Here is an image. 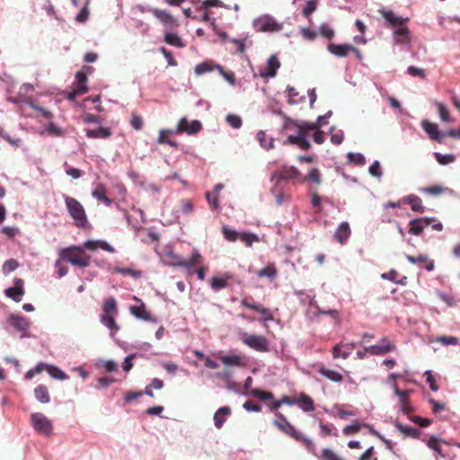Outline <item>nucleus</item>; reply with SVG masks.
I'll return each mask as SVG.
<instances>
[{
	"mask_svg": "<svg viewBox=\"0 0 460 460\" xmlns=\"http://www.w3.org/2000/svg\"><path fill=\"white\" fill-rule=\"evenodd\" d=\"M380 13L386 22L394 28L393 40L394 44L402 47L409 46L411 41V35L406 24L409 18L399 16L391 10H381Z\"/></svg>",
	"mask_w": 460,
	"mask_h": 460,
	"instance_id": "obj_1",
	"label": "nucleus"
},
{
	"mask_svg": "<svg viewBox=\"0 0 460 460\" xmlns=\"http://www.w3.org/2000/svg\"><path fill=\"white\" fill-rule=\"evenodd\" d=\"M59 259L71 263L74 266L86 268L90 265V256L86 255L84 248L70 246L60 250Z\"/></svg>",
	"mask_w": 460,
	"mask_h": 460,
	"instance_id": "obj_2",
	"label": "nucleus"
},
{
	"mask_svg": "<svg viewBox=\"0 0 460 460\" xmlns=\"http://www.w3.org/2000/svg\"><path fill=\"white\" fill-rule=\"evenodd\" d=\"M65 204L69 216L73 218L77 227H84L88 221L82 204L75 198L65 196Z\"/></svg>",
	"mask_w": 460,
	"mask_h": 460,
	"instance_id": "obj_3",
	"label": "nucleus"
},
{
	"mask_svg": "<svg viewBox=\"0 0 460 460\" xmlns=\"http://www.w3.org/2000/svg\"><path fill=\"white\" fill-rule=\"evenodd\" d=\"M252 27L259 32H275L281 31L283 24L279 23L270 14H262L252 21Z\"/></svg>",
	"mask_w": 460,
	"mask_h": 460,
	"instance_id": "obj_4",
	"label": "nucleus"
},
{
	"mask_svg": "<svg viewBox=\"0 0 460 460\" xmlns=\"http://www.w3.org/2000/svg\"><path fill=\"white\" fill-rule=\"evenodd\" d=\"M8 324L20 333L21 339L31 338L32 334L30 332L31 322L19 314H11L7 319Z\"/></svg>",
	"mask_w": 460,
	"mask_h": 460,
	"instance_id": "obj_5",
	"label": "nucleus"
},
{
	"mask_svg": "<svg viewBox=\"0 0 460 460\" xmlns=\"http://www.w3.org/2000/svg\"><path fill=\"white\" fill-rule=\"evenodd\" d=\"M243 344L258 352H268L270 350V342L262 335L243 333L241 337Z\"/></svg>",
	"mask_w": 460,
	"mask_h": 460,
	"instance_id": "obj_6",
	"label": "nucleus"
},
{
	"mask_svg": "<svg viewBox=\"0 0 460 460\" xmlns=\"http://www.w3.org/2000/svg\"><path fill=\"white\" fill-rule=\"evenodd\" d=\"M31 421L34 430L43 436L50 437L53 432L52 421L43 413L33 412L31 414Z\"/></svg>",
	"mask_w": 460,
	"mask_h": 460,
	"instance_id": "obj_7",
	"label": "nucleus"
},
{
	"mask_svg": "<svg viewBox=\"0 0 460 460\" xmlns=\"http://www.w3.org/2000/svg\"><path fill=\"white\" fill-rule=\"evenodd\" d=\"M305 129H310L307 122H302L297 126V133L296 135H290L284 141V144L296 145L302 150H308L311 146L310 142L307 138Z\"/></svg>",
	"mask_w": 460,
	"mask_h": 460,
	"instance_id": "obj_8",
	"label": "nucleus"
},
{
	"mask_svg": "<svg viewBox=\"0 0 460 460\" xmlns=\"http://www.w3.org/2000/svg\"><path fill=\"white\" fill-rule=\"evenodd\" d=\"M392 388L394 394L398 397L400 411L405 415H408L413 411L414 409L410 401V395L412 394L413 390H400L397 386V384H392Z\"/></svg>",
	"mask_w": 460,
	"mask_h": 460,
	"instance_id": "obj_9",
	"label": "nucleus"
},
{
	"mask_svg": "<svg viewBox=\"0 0 460 460\" xmlns=\"http://www.w3.org/2000/svg\"><path fill=\"white\" fill-rule=\"evenodd\" d=\"M275 415L278 419L273 421V424L282 432L286 433L296 440H300V438H303V434L300 431H297L283 414L277 411Z\"/></svg>",
	"mask_w": 460,
	"mask_h": 460,
	"instance_id": "obj_10",
	"label": "nucleus"
},
{
	"mask_svg": "<svg viewBox=\"0 0 460 460\" xmlns=\"http://www.w3.org/2000/svg\"><path fill=\"white\" fill-rule=\"evenodd\" d=\"M202 128V124L198 119L189 121L185 117L181 118L175 128L176 134L186 133L194 135L199 133Z\"/></svg>",
	"mask_w": 460,
	"mask_h": 460,
	"instance_id": "obj_11",
	"label": "nucleus"
},
{
	"mask_svg": "<svg viewBox=\"0 0 460 460\" xmlns=\"http://www.w3.org/2000/svg\"><path fill=\"white\" fill-rule=\"evenodd\" d=\"M299 176L300 172L295 166L284 165L280 170L272 172L270 181L278 185L281 180H293L297 179Z\"/></svg>",
	"mask_w": 460,
	"mask_h": 460,
	"instance_id": "obj_12",
	"label": "nucleus"
},
{
	"mask_svg": "<svg viewBox=\"0 0 460 460\" xmlns=\"http://www.w3.org/2000/svg\"><path fill=\"white\" fill-rule=\"evenodd\" d=\"M279 66L280 62L279 61L277 56L271 55L267 61L266 67L259 69L258 76L261 78L274 77Z\"/></svg>",
	"mask_w": 460,
	"mask_h": 460,
	"instance_id": "obj_13",
	"label": "nucleus"
},
{
	"mask_svg": "<svg viewBox=\"0 0 460 460\" xmlns=\"http://www.w3.org/2000/svg\"><path fill=\"white\" fill-rule=\"evenodd\" d=\"M433 221V217L414 218L410 221L409 233L414 235H420Z\"/></svg>",
	"mask_w": 460,
	"mask_h": 460,
	"instance_id": "obj_14",
	"label": "nucleus"
},
{
	"mask_svg": "<svg viewBox=\"0 0 460 460\" xmlns=\"http://www.w3.org/2000/svg\"><path fill=\"white\" fill-rule=\"evenodd\" d=\"M14 286L4 290L6 296L12 298L15 302H20L24 295L23 280L22 279H14Z\"/></svg>",
	"mask_w": 460,
	"mask_h": 460,
	"instance_id": "obj_15",
	"label": "nucleus"
},
{
	"mask_svg": "<svg viewBox=\"0 0 460 460\" xmlns=\"http://www.w3.org/2000/svg\"><path fill=\"white\" fill-rule=\"evenodd\" d=\"M162 262L169 267L181 268L188 267L185 261L172 251L165 252L162 256Z\"/></svg>",
	"mask_w": 460,
	"mask_h": 460,
	"instance_id": "obj_16",
	"label": "nucleus"
},
{
	"mask_svg": "<svg viewBox=\"0 0 460 460\" xmlns=\"http://www.w3.org/2000/svg\"><path fill=\"white\" fill-rule=\"evenodd\" d=\"M395 349L394 344L390 342L387 339H382L377 344L367 347L368 353L371 355H384Z\"/></svg>",
	"mask_w": 460,
	"mask_h": 460,
	"instance_id": "obj_17",
	"label": "nucleus"
},
{
	"mask_svg": "<svg viewBox=\"0 0 460 460\" xmlns=\"http://www.w3.org/2000/svg\"><path fill=\"white\" fill-rule=\"evenodd\" d=\"M151 12L153 13L154 16L167 28H172L177 23L176 19L165 10L153 8Z\"/></svg>",
	"mask_w": 460,
	"mask_h": 460,
	"instance_id": "obj_18",
	"label": "nucleus"
},
{
	"mask_svg": "<svg viewBox=\"0 0 460 460\" xmlns=\"http://www.w3.org/2000/svg\"><path fill=\"white\" fill-rule=\"evenodd\" d=\"M328 51L340 58L346 57L349 52H358V49L349 44H329Z\"/></svg>",
	"mask_w": 460,
	"mask_h": 460,
	"instance_id": "obj_19",
	"label": "nucleus"
},
{
	"mask_svg": "<svg viewBox=\"0 0 460 460\" xmlns=\"http://www.w3.org/2000/svg\"><path fill=\"white\" fill-rule=\"evenodd\" d=\"M421 127L432 140L441 142V137L447 136V133L438 130L437 124L431 123L427 119L422 120Z\"/></svg>",
	"mask_w": 460,
	"mask_h": 460,
	"instance_id": "obj_20",
	"label": "nucleus"
},
{
	"mask_svg": "<svg viewBox=\"0 0 460 460\" xmlns=\"http://www.w3.org/2000/svg\"><path fill=\"white\" fill-rule=\"evenodd\" d=\"M130 313L132 314L133 316H135L137 319L152 323L157 322V319L152 317L150 314L146 311L144 304H141L140 305L130 306Z\"/></svg>",
	"mask_w": 460,
	"mask_h": 460,
	"instance_id": "obj_21",
	"label": "nucleus"
},
{
	"mask_svg": "<svg viewBox=\"0 0 460 460\" xmlns=\"http://www.w3.org/2000/svg\"><path fill=\"white\" fill-rule=\"evenodd\" d=\"M86 250L95 251L98 248H101L109 252H114V248L108 243L106 241L102 240H87L84 243V246L82 247Z\"/></svg>",
	"mask_w": 460,
	"mask_h": 460,
	"instance_id": "obj_22",
	"label": "nucleus"
},
{
	"mask_svg": "<svg viewBox=\"0 0 460 460\" xmlns=\"http://www.w3.org/2000/svg\"><path fill=\"white\" fill-rule=\"evenodd\" d=\"M351 230L347 221L341 222L334 232V238L341 243H344L349 237Z\"/></svg>",
	"mask_w": 460,
	"mask_h": 460,
	"instance_id": "obj_23",
	"label": "nucleus"
},
{
	"mask_svg": "<svg viewBox=\"0 0 460 460\" xmlns=\"http://www.w3.org/2000/svg\"><path fill=\"white\" fill-rule=\"evenodd\" d=\"M76 82L74 84L73 96L81 95L87 91V77L83 72H77L75 75Z\"/></svg>",
	"mask_w": 460,
	"mask_h": 460,
	"instance_id": "obj_24",
	"label": "nucleus"
},
{
	"mask_svg": "<svg viewBox=\"0 0 460 460\" xmlns=\"http://www.w3.org/2000/svg\"><path fill=\"white\" fill-rule=\"evenodd\" d=\"M231 414V409L229 406H223L220 407L215 413H214V425L216 428L220 429L224 425L226 421V418Z\"/></svg>",
	"mask_w": 460,
	"mask_h": 460,
	"instance_id": "obj_25",
	"label": "nucleus"
},
{
	"mask_svg": "<svg viewBox=\"0 0 460 460\" xmlns=\"http://www.w3.org/2000/svg\"><path fill=\"white\" fill-rule=\"evenodd\" d=\"M220 361L226 367H243L244 361L240 355L228 354L220 357Z\"/></svg>",
	"mask_w": 460,
	"mask_h": 460,
	"instance_id": "obj_26",
	"label": "nucleus"
},
{
	"mask_svg": "<svg viewBox=\"0 0 460 460\" xmlns=\"http://www.w3.org/2000/svg\"><path fill=\"white\" fill-rule=\"evenodd\" d=\"M85 135L89 138L106 139L111 136V130L109 128L100 127L96 129H87Z\"/></svg>",
	"mask_w": 460,
	"mask_h": 460,
	"instance_id": "obj_27",
	"label": "nucleus"
},
{
	"mask_svg": "<svg viewBox=\"0 0 460 460\" xmlns=\"http://www.w3.org/2000/svg\"><path fill=\"white\" fill-rule=\"evenodd\" d=\"M296 404L303 411L308 412L314 411V401L311 397L304 393L300 394Z\"/></svg>",
	"mask_w": 460,
	"mask_h": 460,
	"instance_id": "obj_28",
	"label": "nucleus"
},
{
	"mask_svg": "<svg viewBox=\"0 0 460 460\" xmlns=\"http://www.w3.org/2000/svg\"><path fill=\"white\" fill-rule=\"evenodd\" d=\"M403 203L411 205L413 211L423 212L424 207L422 206V200L416 195H409L402 199Z\"/></svg>",
	"mask_w": 460,
	"mask_h": 460,
	"instance_id": "obj_29",
	"label": "nucleus"
},
{
	"mask_svg": "<svg viewBox=\"0 0 460 460\" xmlns=\"http://www.w3.org/2000/svg\"><path fill=\"white\" fill-rule=\"evenodd\" d=\"M115 315L102 314L101 315L102 323L106 326L111 331V335L113 336L115 332H118L119 326L114 319Z\"/></svg>",
	"mask_w": 460,
	"mask_h": 460,
	"instance_id": "obj_30",
	"label": "nucleus"
},
{
	"mask_svg": "<svg viewBox=\"0 0 460 460\" xmlns=\"http://www.w3.org/2000/svg\"><path fill=\"white\" fill-rule=\"evenodd\" d=\"M185 263L188 264V267H183L188 270L189 273H193L194 266H200L202 264L201 255L198 250L193 249L191 252L190 258L188 261H185Z\"/></svg>",
	"mask_w": 460,
	"mask_h": 460,
	"instance_id": "obj_31",
	"label": "nucleus"
},
{
	"mask_svg": "<svg viewBox=\"0 0 460 460\" xmlns=\"http://www.w3.org/2000/svg\"><path fill=\"white\" fill-rule=\"evenodd\" d=\"M34 395L36 400L41 403H49L50 402L48 388L44 385H40L34 389Z\"/></svg>",
	"mask_w": 460,
	"mask_h": 460,
	"instance_id": "obj_32",
	"label": "nucleus"
},
{
	"mask_svg": "<svg viewBox=\"0 0 460 460\" xmlns=\"http://www.w3.org/2000/svg\"><path fill=\"white\" fill-rule=\"evenodd\" d=\"M46 371L48 372V374L54 379H58V380H66L68 378V376H66V374L62 371L59 367H58L57 366H54V365H46Z\"/></svg>",
	"mask_w": 460,
	"mask_h": 460,
	"instance_id": "obj_33",
	"label": "nucleus"
},
{
	"mask_svg": "<svg viewBox=\"0 0 460 460\" xmlns=\"http://www.w3.org/2000/svg\"><path fill=\"white\" fill-rule=\"evenodd\" d=\"M319 373L325 378L336 383H341L343 380L342 375L332 369L322 367Z\"/></svg>",
	"mask_w": 460,
	"mask_h": 460,
	"instance_id": "obj_34",
	"label": "nucleus"
},
{
	"mask_svg": "<svg viewBox=\"0 0 460 460\" xmlns=\"http://www.w3.org/2000/svg\"><path fill=\"white\" fill-rule=\"evenodd\" d=\"M394 426L400 432L409 437L417 438L420 435V431L417 429L411 426L403 425L398 420L394 421Z\"/></svg>",
	"mask_w": 460,
	"mask_h": 460,
	"instance_id": "obj_35",
	"label": "nucleus"
},
{
	"mask_svg": "<svg viewBox=\"0 0 460 460\" xmlns=\"http://www.w3.org/2000/svg\"><path fill=\"white\" fill-rule=\"evenodd\" d=\"M103 314L116 315L118 314L117 302L114 297L104 300L102 306Z\"/></svg>",
	"mask_w": 460,
	"mask_h": 460,
	"instance_id": "obj_36",
	"label": "nucleus"
},
{
	"mask_svg": "<svg viewBox=\"0 0 460 460\" xmlns=\"http://www.w3.org/2000/svg\"><path fill=\"white\" fill-rule=\"evenodd\" d=\"M164 41L173 47L183 48L184 44L181 39L179 37L177 33L174 32H166L164 34Z\"/></svg>",
	"mask_w": 460,
	"mask_h": 460,
	"instance_id": "obj_37",
	"label": "nucleus"
},
{
	"mask_svg": "<svg viewBox=\"0 0 460 460\" xmlns=\"http://www.w3.org/2000/svg\"><path fill=\"white\" fill-rule=\"evenodd\" d=\"M257 140L259 141L260 143V146L266 149V150H270V149H272L274 147V138L273 137H270L269 139V142L266 141V133L263 131V130H260L258 133H257Z\"/></svg>",
	"mask_w": 460,
	"mask_h": 460,
	"instance_id": "obj_38",
	"label": "nucleus"
},
{
	"mask_svg": "<svg viewBox=\"0 0 460 460\" xmlns=\"http://www.w3.org/2000/svg\"><path fill=\"white\" fill-rule=\"evenodd\" d=\"M437 162L441 165H447L456 161V156L453 154L443 155L438 152L433 154Z\"/></svg>",
	"mask_w": 460,
	"mask_h": 460,
	"instance_id": "obj_39",
	"label": "nucleus"
},
{
	"mask_svg": "<svg viewBox=\"0 0 460 460\" xmlns=\"http://www.w3.org/2000/svg\"><path fill=\"white\" fill-rule=\"evenodd\" d=\"M173 134H176L175 129H161L159 132V137H158L157 142L159 144H167L171 146H175L176 144L173 141L165 137L166 135H173Z\"/></svg>",
	"mask_w": 460,
	"mask_h": 460,
	"instance_id": "obj_40",
	"label": "nucleus"
},
{
	"mask_svg": "<svg viewBox=\"0 0 460 460\" xmlns=\"http://www.w3.org/2000/svg\"><path fill=\"white\" fill-rule=\"evenodd\" d=\"M112 271L122 275H129L134 279H138L142 276V272L140 270H135L131 268H120L117 266L113 268Z\"/></svg>",
	"mask_w": 460,
	"mask_h": 460,
	"instance_id": "obj_41",
	"label": "nucleus"
},
{
	"mask_svg": "<svg viewBox=\"0 0 460 460\" xmlns=\"http://www.w3.org/2000/svg\"><path fill=\"white\" fill-rule=\"evenodd\" d=\"M257 276L260 278L274 279L277 276V270L274 266L268 265L257 272Z\"/></svg>",
	"mask_w": 460,
	"mask_h": 460,
	"instance_id": "obj_42",
	"label": "nucleus"
},
{
	"mask_svg": "<svg viewBox=\"0 0 460 460\" xmlns=\"http://www.w3.org/2000/svg\"><path fill=\"white\" fill-rule=\"evenodd\" d=\"M347 158L349 163L356 165H363L366 163V158L361 153L349 152L347 154Z\"/></svg>",
	"mask_w": 460,
	"mask_h": 460,
	"instance_id": "obj_43",
	"label": "nucleus"
},
{
	"mask_svg": "<svg viewBox=\"0 0 460 460\" xmlns=\"http://www.w3.org/2000/svg\"><path fill=\"white\" fill-rule=\"evenodd\" d=\"M18 267L19 263L16 260L9 259L4 262L2 270L4 275H8L9 273L14 271Z\"/></svg>",
	"mask_w": 460,
	"mask_h": 460,
	"instance_id": "obj_44",
	"label": "nucleus"
},
{
	"mask_svg": "<svg viewBox=\"0 0 460 460\" xmlns=\"http://www.w3.org/2000/svg\"><path fill=\"white\" fill-rule=\"evenodd\" d=\"M436 106L438 111V115L441 120L445 122L451 121L449 111L445 104L442 102H436Z\"/></svg>",
	"mask_w": 460,
	"mask_h": 460,
	"instance_id": "obj_45",
	"label": "nucleus"
},
{
	"mask_svg": "<svg viewBox=\"0 0 460 460\" xmlns=\"http://www.w3.org/2000/svg\"><path fill=\"white\" fill-rule=\"evenodd\" d=\"M331 141L334 145H341L344 139L343 131L341 129L336 130L334 127H332L331 129Z\"/></svg>",
	"mask_w": 460,
	"mask_h": 460,
	"instance_id": "obj_46",
	"label": "nucleus"
},
{
	"mask_svg": "<svg viewBox=\"0 0 460 460\" xmlns=\"http://www.w3.org/2000/svg\"><path fill=\"white\" fill-rule=\"evenodd\" d=\"M427 446L431 449L433 450L434 452H436L438 455L439 456H442V450H441V447H440V441L438 440V438L435 436H431L429 440L427 441Z\"/></svg>",
	"mask_w": 460,
	"mask_h": 460,
	"instance_id": "obj_47",
	"label": "nucleus"
},
{
	"mask_svg": "<svg viewBox=\"0 0 460 460\" xmlns=\"http://www.w3.org/2000/svg\"><path fill=\"white\" fill-rule=\"evenodd\" d=\"M332 112L331 111H327L324 115L319 116L317 120L314 123H308L310 129L318 128L320 126H323L327 123V119L332 116Z\"/></svg>",
	"mask_w": 460,
	"mask_h": 460,
	"instance_id": "obj_48",
	"label": "nucleus"
},
{
	"mask_svg": "<svg viewBox=\"0 0 460 460\" xmlns=\"http://www.w3.org/2000/svg\"><path fill=\"white\" fill-rule=\"evenodd\" d=\"M226 120L233 128L236 129L240 128L243 124L241 117L235 114H228Z\"/></svg>",
	"mask_w": 460,
	"mask_h": 460,
	"instance_id": "obj_49",
	"label": "nucleus"
},
{
	"mask_svg": "<svg viewBox=\"0 0 460 460\" xmlns=\"http://www.w3.org/2000/svg\"><path fill=\"white\" fill-rule=\"evenodd\" d=\"M363 426H367V425L362 422H358V423H354L351 425H348L343 428L342 432L346 436H350V435L356 434L359 430V429Z\"/></svg>",
	"mask_w": 460,
	"mask_h": 460,
	"instance_id": "obj_50",
	"label": "nucleus"
},
{
	"mask_svg": "<svg viewBox=\"0 0 460 460\" xmlns=\"http://www.w3.org/2000/svg\"><path fill=\"white\" fill-rule=\"evenodd\" d=\"M368 172L370 175H372L374 177H376V178L382 177L383 171H382L380 163L377 160L374 161V163L369 166Z\"/></svg>",
	"mask_w": 460,
	"mask_h": 460,
	"instance_id": "obj_51",
	"label": "nucleus"
},
{
	"mask_svg": "<svg viewBox=\"0 0 460 460\" xmlns=\"http://www.w3.org/2000/svg\"><path fill=\"white\" fill-rule=\"evenodd\" d=\"M210 7H224L227 6L224 4L220 0H205L202 2L201 6L199 8V10H206Z\"/></svg>",
	"mask_w": 460,
	"mask_h": 460,
	"instance_id": "obj_52",
	"label": "nucleus"
},
{
	"mask_svg": "<svg viewBox=\"0 0 460 460\" xmlns=\"http://www.w3.org/2000/svg\"><path fill=\"white\" fill-rule=\"evenodd\" d=\"M287 91L288 93V97L289 104H296L305 100V97H301L299 101L296 100V97L298 95V92L294 87L288 85L287 87Z\"/></svg>",
	"mask_w": 460,
	"mask_h": 460,
	"instance_id": "obj_53",
	"label": "nucleus"
},
{
	"mask_svg": "<svg viewBox=\"0 0 460 460\" xmlns=\"http://www.w3.org/2000/svg\"><path fill=\"white\" fill-rule=\"evenodd\" d=\"M213 70V66L208 62H202L195 66V74L201 75Z\"/></svg>",
	"mask_w": 460,
	"mask_h": 460,
	"instance_id": "obj_54",
	"label": "nucleus"
},
{
	"mask_svg": "<svg viewBox=\"0 0 460 460\" xmlns=\"http://www.w3.org/2000/svg\"><path fill=\"white\" fill-rule=\"evenodd\" d=\"M211 288L215 290H220L226 288V280L222 278L213 277L210 280Z\"/></svg>",
	"mask_w": 460,
	"mask_h": 460,
	"instance_id": "obj_55",
	"label": "nucleus"
},
{
	"mask_svg": "<svg viewBox=\"0 0 460 460\" xmlns=\"http://www.w3.org/2000/svg\"><path fill=\"white\" fill-rule=\"evenodd\" d=\"M250 394L256 398H259L260 400H270L273 398V394L271 393L261 391L260 389L251 390Z\"/></svg>",
	"mask_w": 460,
	"mask_h": 460,
	"instance_id": "obj_56",
	"label": "nucleus"
},
{
	"mask_svg": "<svg viewBox=\"0 0 460 460\" xmlns=\"http://www.w3.org/2000/svg\"><path fill=\"white\" fill-rule=\"evenodd\" d=\"M240 239L244 242L247 246H252L254 242L259 240L258 236L252 233H242Z\"/></svg>",
	"mask_w": 460,
	"mask_h": 460,
	"instance_id": "obj_57",
	"label": "nucleus"
},
{
	"mask_svg": "<svg viewBox=\"0 0 460 460\" xmlns=\"http://www.w3.org/2000/svg\"><path fill=\"white\" fill-rule=\"evenodd\" d=\"M92 196L97 200L102 201L105 196H107L105 187L102 184L97 185L96 188L93 190Z\"/></svg>",
	"mask_w": 460,
	"mask_h": 460,
	"instance_id": "obj_58",
	"label": "nucleus"
},
{
	"mask_svg": "<svg viewBox=\"0 0 460 460\" xmlns=\"http://www.w3.org/2000/svg\"><path fill=\"white\" fill-rule=\"evenodd\" d=\"M319 33L328 40H332L334 36V31L328 24H322L319 27Z\"/></svg>",
	"mask_w": 460,
	"mask_h": 460,
	"instance_id": "obj_59",
	"label": "nucleus"
},
{
	"mask_svg": "<svg viewBox=\"0 0 460 460\" xmlns=\"http://www.w3.org/2000/svg\"><path fill=\"white\" fill-rule=\"evenodd\" d=\"M425 376H426L427 382H428V383H429V388H430L433 392H437V391H438L439 387H438V385H437L436 378H435V376H433L432 371H431V370H427V371H425Z\"/></svg>",
	"mask_w": 460,
	"mask_h": 460,
	"instance_id": "obj_60",
	"label": "nucleus"
},
{
	"mask_svg": "<svg viewBox=\"0 0 460 460\" xmlns=\"http://www.w3.org/2000/svg\"><path fill=\"white\" fill-rule=\"evenodd\" d=\"M317 3L315 0H308L305 4V6L303 9V14L305 17H308L311 13H313L316 10Z\"/></svg>",
	"mask_w": 460,
	"mask_h": 460,
	"instance_id": "obj_61",
	"label": "nucleus"
},
{
	"mask_svg": "<svg viewBox=\"0 0 460 460\" xmlns=\"http://www.w3.org/2000/svg\"><path fill=\"white\" fill-rule=\"evenodd\" d=\"M307 178L315 184H320L322 181L321 173L317 168H312L308 172Z\"/></svg>",
	"mask_w": 460,
	"mask_h": 460,
	"instance_id": "obj_62",
	"label": "nucleus"
},
{
	"mask_svg": "<svg viewBox=\"0 0 460 460\" xmlns=\"http://www.w3.org/2000/svg\"><path fill=\"white\" fill-rule=\"evenodd\" d=\"M222 231L225 238L227 239L228 241L234 242L238 237V234L234 229L224 226Z\"/></svg>",
	"mask_w": 460,
	"mask_h": 460,
	"instance_id": "obj_63",
	"label": "nucleus"
},
{
	"mask_svg": "<svg viewBox=\"0 0 460 460\" xmlns=\"http://www.w3.org/2000/svg\"><path fill=\"white\" fill-rule=\"evenodd\" d=\"M323 460H342L333 450L324 448L322 452Z\"/></svg>",
	"mask_w": 460,
	"mask_h": 460,
	"instance_id": "obj_64",
	"label": "nucleus"
}]
</instances>
